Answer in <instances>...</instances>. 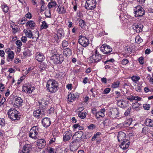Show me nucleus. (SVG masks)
Masks as SVG:
<instances>
[{"mask_svg": "<svg viewBox=\"0 0 153 153\" xmlns=\"http://www.w3.org/2000/svg\"><path fill=\"white\" fill-rule=\"evenodd\" d=\"M46 87L49 92L55 93L58 90V84L54 79L49 80L47 82Z\"/></svg>", "mask_w": 153, "mask_h": 153, "instance_id": "1", "label": "nucleus"}, {"mask_svg": "<svg viewBox=\"0 0 153 153\" xmlns=\"http://www.w3.org/2000/svg\"><path fill=\"white\" fill-rule=\"evenodd\" d=\"M7 115L9 118L12 120H19L20 118L19 112L15 108H10L8 111Z\"/></svg>", "mask_w": 153, "mask_h": 153, "instance_id": "2", "label": "nucleus"}, {"mask_svg": "<svg viewBox=\"0 0 153 153\" xmlns=\"http://www.w3.org/2000/svg\"><path fill=\"white\" fill-rule=\"evenodd\" d=\"M103 56L97 50L95 49L93 51L92 56L90 57V62L91 63H97L101 60Z\"/></svg>", "mask_w": 153, "mask_h": 153, "instance_id": "3", "label": "nucleus"}, {"mask_svg": "<svg viewBox=\"0 0 153 153\" xmlns=\"http://www.w3.org/2000/svg\"><path fill=\"white\" fill-rule=\"evenodd\" d=\"M119 112L118 109L115 108H110L108 110L107 112V115L112 119H115L120 117Z\"/></svg>", "mask_w": 153, "mask_h": 153, "instance_id": "4", "label": "nucleus"}, {"mask_svg": "<svg viewBox=\"0 0 153 153\" xmlns=\"http://www.w3.org/2000/svg\"><path fill=\"white\" fill-rule=\"evenodd\" d=\"M40 128L37 126H33L30 129L29 133L30 137L34 139H37V135L39 132Z\"/></svg>", "mask_w": 153, "mask_h": 153, "instance_id": "5", "label": "nucleus"}, {"mask_svg": "<svg viewBox=\"0 0 153 153\" xmlns=\"http://www.w3.org/2000/svg\"><path fill=\"white\" fill-rule=\"evenodd\" d=\"M64 58L62 54H55L51 58V60L54 63L61 64L64 60Z\"/></svg>", "mask_w": 153, "mask_h": 153, "instance_id": "6", "label": "nucleus"}, {"mask_svg": "<svg viewBox=\"0 0 153 153\" xmlns=\"http://www.w3.org/2000/svg\"><path fill=\"white\" fill-rule=\"evenodd\" d=\"M46 110L44 107H39V108L34 111L33 114L34 116L37 119L42 118L45 114Z\"/></svg>", "mask_w": 153, "mask_h": 153, "instance_id": "7", "label": "nucleus"}, {"mask_svg": "<svg viewBox=\"0 0 153 153\" xmlns=\"http://www.w3.org/2000/svg\"><path fill=\"white\" fill-rule=\"evenodd\" d=\"M134 15L136 17H141L145 14L144 9L140 6L138 5L134 9Z\"/></svg>", "mask_w": 153, "mask_h": 153, "instance_id": "8", "label": "nucleus"}, {"mask_svg": "<svg viewBox=\"0 0 153 153\" xmlns=\"http://www.w3.org/2000/svg\"><path fill=\"white\" fill-rule=\"evenodd\" d=\"M97 4L96 0H87L85 7L87 9L93 10L95 8Z\"/></svg>", "mask_w": 153, "mask_h": 153, "instance_id": "9", "label": "nucleus"}, {"mask_svg": "<svg viewBox=\"0 0 153 153\" xmlns=\"http://www.w3.org/2000/svg\"><path fill=\"white\" fill-rule=\"evenodd\" d=\"M79 43L82 46L85 47L87 46L89 43L88 39L84 36H79Z\"/></svg>", "mask_w": 153, "mask_h": 153, "instance_id": "10", "label": "nucleus"}, {"mask_svg": "<svg viewBox=\"0 0 153 153\" xmlns=\"http://www.w3.org/2000/svg\"><path fill=\"white\" fill-rule=\"evenodd\" d=\"M100 49L101 51L105 54L110 53L112 51V48L108 45H102Z\"/></svg>", "mask_w": 153, "mask_h": 153, "instance_id": "11", "label": "nucleus"}, {"mask_svg": "<svg viewBox=\"0 0 153 153\" xmlns=\"http://www.w3.org/2000/svg\"><path fill=\"white\" fill-rule=\"evenodd\" d=\"M72 135V132L71 131H66L63 135V140L66 142L69 140Z\"/></svg>", "mask_w": 153, "mask_h": 153, "instance_id": "12", "label": "nucleus"}, {"mask_svg": "<svg viewBox=\"0 0 153 153\" xmlns=\"http://www.w3.org/2000/svg\"><path fill=\"white\" fill-rule=\"evenodd\" d=\"M79 97V94L78 93H76L74 94L70 93L68 96V101L70 102H72L77 99Z\"/></svg>", "mask_w": 153, "mask_h": 153, "instance_id": "13", "label": "nucleus"}, {"mask_svg": "<svg viewBox=\"0 0 153 153\" xmlns=\"http://www.w3.org/2000/svg\"><path fill=\"white\" fill-rule=\"evenodd\" d=\"M42 123L44 127L47 128L51 124V121L49 118L45 117L42 119Z\"/></svg>", "mask_w": 153, "mask_h": 153, "instance_id": "14", "label": "nucleus"}, {"mask_svg": "<svg viewBox=\"0 0 153 153\" xmlns=\"http://www.w3.org/2000/svg\"><path fill=\"white\" fill-rule=\"evenodd\" d=\"M6 52L8 53L7 57V60L9 62L10 61L9 59H10L11 61H12L14 56V53L13 52L11 51L10 48L7 49Z\"/></svg>", "mask_w": 153, "mask_h": 153, "instance_id": "15", "label": "nucleus"}, {"mask_svg": "<svg viewBox=\"0 0 153 153\" xmlns=\"http://www.w3.org/2000/svg\"><path fill=\"white\" fill-rule=\"evenodd\" d=\"M132 28L134 30L136 31V32L139 33L142 31L143 26L142 25L140 24L137 25L136 24H134L132 26Z\"/></svg>", "mask_w": 153, "mask_h": 153, "instance_id": "16", "label": "nucleus"}, {"mask_svg": "<svg viewBox=\"0 0 153 153\" xmlns=\"http://www.w3.org/2000/svg\"><path fill=\"white\" fill-rule=\"evenodd\" d=\"M117 138L118 141L119 142L126 140V134L124 132L122 131H120L119 132Z\"/></svg>", "mask_w": 153, "mask_h": 153, "instance_id": "17", "label": "nucleus"}, {"mask_svg": "<svg viewBox=\"0 0 153 153\" xmlns=\"http://www.w3.org/2000/svg\"><path fill=\"white\" fill-rule=\"evenodd\" d=\"M37 146L39 149L44 148L46 144V141L43 139H39L37 141Z\"/></svg>", "mask_w": 153, "mask_h": 153, "instance_id": "18", "label": "nucleus"}, {"mask_svg": "<svg viewBox=\"0 0 153 153\" xmlns=\"http://www.w3.org/2000/svg\"><path fill=\"white\" fill-rule=\"evenodd\" d=\"M121 143L120 146V147L123 150H125L127 149L129 146V142L127 140H123Z\"/></svg>", "mask_w": 153, "mask_h": 153, "instance_id": "19", "label": "nucleus"}, {"mask_svg": "<svg viewBox=\"0 0 153 153\" xmlns=\"http://www.w3.org/2000/svg\"><path fill=\"white\" fill-rule=\"evenodd\" d=\"M117 104L119 107L123 108H125L128 105V102L125 100H119Z\"/></svg>", "mask_w": 153, "mask_h": 153, "instance_id": "20", "label": "nucleus"}, {"mask_svg": "<svg viewBox=\"0 0 153 153\" xmlns=\"http://www.w3.org/2000/svg\"><path fill=\"white\" fill-rule=\"evenodd\" d=\"M36 59L39 62H42L44 59L45 57L44 55L42 53H37L36 56Z\"/></svg>", "mask_w": 153, "mask_h": 153, "instance_id": "21", "label": "nucleus"}, {"mask_svg": "<svg viewBox=\"0 0 153 153\" xmlns=\"http://www.w3.org/2000/svg\"><path fill=\"white\" fill-rule=\"evenodd\" d=\"M35 23L33 21L29 20L26 24V26L30 29H33L34 27L36 26Z\"/></svg>", "mask_w": 153, "mask_h": 153, "instance_id": "22", "label": "nucleus"}, {"mask_svg": "<svg viewBox=\"0 0 153 153\" xmlns=\"http://www.w3.org/2000/svg\"><path fill=\"white\" fill-rule=\"evenodd\" d=\"M32 149L30 146L25 145L24 146L22 152L21 153H29Z\"/></svg>", "mask_w": 153, "mask_h": 153, "instance_id": "23", "label": "nucleus"}, {"mask_svg": "<svg viewBox=\"0 0 153 153\" xmlns=\"http://www.w3.org/2000/svg\"><path fill=\"white\" fill-rule=\"evenodd\" d=\"M140 104L137 102L133 103L132 104V109L134 111H138L140 109Z\"/></svg>", "mask_w": 153, "mask_h": 153, "instance_id": "24", "label": "nucleus"}, {"mask_svg": "<svg viewBox=\"0 0 153 153\" xmlns=\"http://www.w3.org/2000/svg\"><path fill=\"white\" fill-rule=\"evenodd\" d=\"M15 103L18 105V106H21L23 102V100L22 98L18 96H16L15 98Z\"/></svg>", "mask_w": 153, "mask_h": 153, "instance_id": "25", "label": "nucleus"}, {"mask_svg": "<svg viewBox=\"0 0 153 153\" xmlns=\"http://www.w3.org/2000/svg\"><path fill=\"white\" fill-rule=\"evenodd\" d=\"M144 123L146 126L149 127H153V120L147 118L145 120Z\"/></svg>", "mask_w": 153, "mask_h": 153, "instance_id": "26", "label": "nucleus"}, {"mask_svg": "<svg viewBox=\"0 0 153 153\" xmlns=\"http://www.w3.org/2000/svg\"><path fill=\"white\" fill-rule=\"evenodd\" d=\"M56 11L59 14H63L66 13V10L64 7L61 5V6H58Z\"/></svg>", "mask_w": 153, "mask_h": 153, "instance_id": "27", "label": "nucleus"}, {"mask_svg": "<svg viewBox=\"0 0 153 153\" xmlns=\"http://www.w3.org/2000/svg\"><path fill=\"white\" fill-rule=\"evenodd\" d=\"M63 54L65 56L68 57L71 55L72 51L71 49L69 48H66L64 49Z\"/></svg>", "mask_w": 153, "mask_h": 153, "instance_id": "28", "label": "nucleus"}, {"mask_svg": "<svg viewBox=\"0 0 153 153\" xmlns=\"http://www.w3.org/2000/svg\"><path fill=\"white\" fill-rule=\"evenodd\" d=\"M33 89L29 86H24L23 87V91L27 93H31L32 92Z\"/></svg>", "mask_w": 153, "mask_h": 153, "instance_id": "29", "label": "nucleus"}, {"mask_svg": "<svg viewBox=\"0 0 153 153\" xmlns=\"http://www.w3.org/2000/svg\"><path fill=\"white\" fill-rule=\"evenodd\" d=\"M40 105V107H42V105L44 106V105H46L49 103V99H46L45 100L44 99H42L39 102Z\"/></svg>", "mask_w": 153, "mask_h": 153, "instance_id": "30", "label": "nucleus"}, {"mask_svg": "<svg viewBox=\"0 0 153 153\" xmlns=\"http://www.w3.org/2000/svg\"><path fill=\"white\" fill-rule=\"evenodd\" d=\"M57 4L56 1L51 0V1L48 3V7L49 9L50 10L51 8L55 7Z\"/></svg>", "mask_w": 153, "mask_h": 153, "instance_id": "31", "label": "nucleus"}, {"mask_svg": "<svg viewBox=\"0 0 153 153\" xmlns=\"http://www.w3.org/2000/svg\"><path fill=\"white\" fill-rule=\"evenodd\" d=\"M83 133L82 131H78L76 132L74 135L75 136H77V137L78 138H81L82 139L84 138V135H83Z\"/></svg>", "mask_w": 153, "mask_h": 153, "instance_id": "32", "label": "nucleus"}, {"mask_svg": "<svg viewBox=\"0 0 153 153\" xmlns=\"http://www.w3.org/2000/svg\"><path fill=\"white\" fill-rule=\"evenodd\" d=\"M24 32L27 37L30 38H32V39H33V35L31 30L28 31L27 30H24Z\"/></svg>", "mask_w": 153, "mask_h": 153, "instance_id": "33", "label": "nucleus"}, {"mask_svg": "<svg viewBox=\"0 0 153 153\" xmlns=\"http://www.w3.org/2000/svg\"><path fill=\"white\" fill-rule=\"evenodd\" d=\"M87 115V113L85 111L82 112L80 111L79 112L78 114V117L81 119H84L86 117Z\"/></svg>", "mask_w": 153, "mask_h": 153, "instance_id": "34", "label": "nucleus"}, {"mask_svg": "<svg viewBox=\"0 0 153 153\" xmlns=\"http://www.w3.org/2000/svg\"><path fill=\"white\" fill-rule=\"evenodd\" d=\"M133 121L132 119L130 118L123 122L126 127H128L131 125Z\"/></svg>", "mask_w": 153, "mask_h": 153, "instance_id": "35", "label": "nucleus"}, {"mask_svg": "<svg viewBox=\"0 0 153 153\" xmlns=\"http://www.w3.org/2000/svg\"><path fill=\"white\" fill-rule=\"evenodd\" d=\"M120 84V82L117 81L114 82L111 84V87L113 88H117L119 87Z\"/></svg>", "mask_w": 153, "mask_h": 153, "instance_id": "36", "label": "nucleus"}, {"mask_svg": "<svg viewBox=\"0 0 153 153\" xmlns=\"http://www.w3.org/2000/svg\"><path fill=\"white\" fill-rule=\"evenodd\" d=\"M46 67L45 64L44 63H41L39 66L40 71L41 72L45 70L46 68Z\"/></svg>", "mask_w": 153, "mask_h": 153, "instance_id": "37", "label": "nucleus"}, {"mask_svg": "<svg viewBox=\"0 0 153 153\" xmlns=\"http://www.w3.org/2000/svg\"><path fill=\"white\" fill-rule=\"evenodd\" d=\"M104 116V113L102 111L98 112L95 114V116L97 119H98L101 117H103Z\"/></svg>", "mask_w": 153, "mask_h": 153, "instance_id": "38", "label": "nucleus"}, {"mask_svg": "<svg viewBox=\"0 0 153 153\" xmlns=\"http://www.w3.org/2000/svg\"><path fill=\"white\" fill-rule=\"evenodd\" d=\"M102 123L104 126H108L111 124V121L108 119H106L103 121Z\"/></svg>", "mask_w": 153, "mask_h": 153, "instance_id": "39", "label": "nucleus"}, {"mask_svg": "<svg viewBox=\"0 0 153 153\" xmlns=\"http://www.w3.org/2000/svg\"><path fill=\"white\" fill-rule=\"evenodd\" d=\"M57 34L59 36L60 38H61L62 36L64 34V32L63 30L62 29H59L57 31Z\"/></svg>", "mask_w": 153, "mask_h": 153, "instance_id": "40", "label": "nucleus"}, {"mask_svg": "<svg viewBox=\"0 0 153 153\" xmlns=\"http://www.w3.org/2000/svg\"><path fill=\"white\" fill-rule=\"evenodd\" d=\"M79 26L82 28H83L85 26V21L82 19H80L79 20Z\"/></svg>", "mask_w": 153, "mask_h": 153, "instance_id": "41", "label": "nucleus"}, {"mask_svg": "<svg viewBox=\"0 0 153 153\" xmlns=\"http://www.w3.org/2000/svg\"><path fill=\"white\" fill-rule=\"evenodd\" d=\"M140 79V77L138 76H133L131 77V79L135 83H137Z\"/></svg>", "mask_w": 153, "mask_h": 153, "instance_id": "42", "label": "nucleus"}, {"mask_svg": "<svg viewBox=\"0 0 153 153\" xmlns=\"http://www.w3.org/2000/svg\"><path fill=\"white\" fill-rule=\"evenodd\" d=\"M48 27V25L46 23L45 21L42 22V24L41 25V27L42 29H46Z\"/></svg>", "mask_w": 153, "mask_h": 153, "instance_id": "43", "label": "nucleus"}, {"mask_svg": "<svg viewBox=\"0 0 153 153\" xmlns=\"http://www.w3.org/2000/svg\"><path fill=\"white\" fill-rule=\"evenodd\" d=\"M41 2L42 4V6L41 7L40 11L42 12L45 10L46 8L45 5L44 1H41Z\"/></svg>", "mask_w": 153, "mask_h": 153, "instance_id": "44", "label": "nucleus"}, {"mask_svg": "<svg viewBox=\"0 0 153 153\" xmlns=\"http://www.w3.org/2000/svg\"><path fill=\"white\" fill-rule=\"evenodd\" d=\"M115 127L117 128H122L126 127L123 123H122L119 124H117L115 126Z\"/></svg>", "mask_w": 153, "mask_h": 153, "instance_id": "45", "label": "nucleus"}, {"mask_svg": "<svg viewBox=\"0 0 153 153\" xmlns=\"http://www.w3.org/2000/svg\"><path fill=\"white\" fill-rule=\"evenodd\" d=\"M27 20V19L26 18L23 17L22 19L19 20L18 23L21 25L24 24L25 23V21Z\"/></svg>", "mask_w": 153, "mask_h": 153, "instance_id": "46", "label": "nucleus"}, {"mask_svg": "<svg viewBox=\"0 0 153 153\" xmlns=\"http://www.w3.org/2000/svg\"><path fill=\"white\" fill-rule=\"evenodd\" d=\"M101 134V133L100 132H97L96 134H95L94 136L92 137L91 139V140L92 141H94L95 140L96 138H97Z\"/></svg>", "mask_w": 153, "mask_h": 153, "instance_id": "47", "label": "nucleus"}, {"mask_svg": "<svg viewBox=\"0 0 153 153\" xmlns=\"http://www.w3.org/2000/svg\"><path fill=\"white\" fill-rule=\"evenodd\" d=\"M45 16L48 18H51V12L50 10H47L45 12Z\"/></svg>", "mask_w": 153, "mask_h": 153, "instance_id": "48", "label": "nucleus"}, {"mask_svg": "<svg viewBox=\"0 0 153 153\" xmlns=\"http://www.w3.org/2000/svg\"><path fill=\"white\" fill-rule=\"evenodd\" d=\"M2 8L3 11L5 13H7L8 12L9 8L6 5H4L2 6Z\"/></svg>", "mask_w": 153, "mask_h": 153, "instance_id": "49", "label": "nucleus"}, {"mask_svg": "<svg viewBox=\"0 0 153 153\" xmlns=\"http://www.w3.org/2000/svg\"><path fill=\"white\" fill-rule=\"evenodd\" d=\"M131 111V107L128 108L126 112L124 113V115L125 116H128L129 115Z\"/></svg>", "mask_w": 153, "mask_h": 153, "instance_id": "50", "label": "nucleus"}, {"mask_svg": "<svg viewBox=\"0 0 153 153\" xmlns=\"http://www.w3.org/2000/svg\"><path fill=\"white\" fill-rule=\"evenodd\" d=\"M62 44L63 47H67L68 45V41L65 40H64L62 41Z\"/></svg>", "mask_w": 153, "mask_h": 153, "instance_id": "51", "label": "nucleus"}, {"mask_svg": "<svg viewBox=\"0 0 153 153\" xmlns=\"http://www.w3.org/2000/svg\"><path fill=\"white\" fill-rule=\"evenodd\" d=\"M143 107L145 110H148L149 109L150 105L149 104H144L143 105Z\"/></svg>", "mask_w": 153, "mask_h": 153, "instance_id": "52", "label": "nucleus"}, {"mask_svg": "<svg viewBox=\"0 0 153 153\" xmlns=\"http://www.w3.org/2000/svg\"><path fill=\"white\" fill-rule=\"evenodd\" d=\"M129 62V61L127 59H124L121 62V63L124 65H126Z\"/></svg>", "mask_w": 153, "mask_h": 153, "instance_id": "53", "label": "nucleus"}, {"mask_svg": "<svg viewBox=\"0 0 153 153\" xmlns=\"http://www.w3.org/2000/svg\"><path fill=\"white\" fill-rule=\"evenodd\" d=\"M5 124V120L4 119H0V125L1 126H4Z\"/></svg>", "mask_w": 153, "mask_h": 153, "instance_id": "54", "label": "nucleus"}, {"mask_svg": "<svg viewBox=\"0 0 153 153\" xmlns=\"http://www.w3.org/2000/svg\"><path fill=\"white\" fill-rule=\"evenodd\" d=\"M13 32L14 33H16L18 31V28L17 27H13V26H11Z\"/></svg>", "mask_w": 153, "mask_h": 153, "instance_id": "55", "label": "nucleus"}, {"mask_svg": "<svg viewBox=\"0 0 153 153\" xmlns=\"http://www.w3.org/2000/svg\"><path fill=\"white\" fill-rule=\"evenodd\" d=\"M16 45L19 47H20L22 45V43L21 41L19 40H17L16 42Z\"/></svg>", "mask_w": 153, "mask_h": 153, "instance_id": "56", "label": "nucleus"}, {"mask_svg": "<svg viewBox=\"0 0 153 153\" xmlns=\"http://www.w3.org/2000/svg\"><path fill=\"white\" fill-rule=\"evenodd\" d=\"M25 17H26V18H27L29 19H30L31 18L32 16L30 13L28 12L25 15Z\"/></svg>", "mask_w": 153, "mask_h": 153, "instance_id": "57", "label": "nucleus"}, {"mask_svg": "<svg viewBox=\"0 0 153 153\" xmlns=\"http://www.w3.org/2000/svg\"><path fill=\"white\" fill-rule=\"evenodd\" d=\"M95 127V126L94 124H91L88 126V129L90 130H93Z\"/></svg>", "mask_w": 153, "mask_h": 153, "instance_id": "58", "label": "nucleus"}, {"mask_svg": "<svg viewBox=\"0 0 153 153\" xmlns=\"http://www.w3.org/2000/svg\"><path fill=\"white\" fill-rule=\"evenodd\" d=\"M81 45L80 44L79 45H77V50H79V51L82 52L83 50V48L81 47Z\"/></svg>", "mask_w": 153, "mask_h": 153, "instance_id": "59", "label": "nucleus"}, {"mask_svg": "<svg viewBox=\"0 0 153 153\" xmlns=\"http://www.w3.org/2000/svg\"><path fill=\"white\" fill-rule=\"evenodd\" d=\"M147 78L149 80V82L152 84H153V78L151 77L150 75L149 74L148 75Z\"/></svg>", "mask_w": 153, "mask_h": 153, "instance_id": "60", "label": "nucleus"}, {"mask_svg": "<svg viewBox=\"0 0 153 153\" xmlns=\"http://www.w3.org/2000/svg\"><path fill=\"white\" fill-rule=\"evenodd\" d=\"M21 40L24 43H25L27 41V39L26 36H22L21 39Z\"/></svg>", "mask_w": 153, "mask_h": 153, "instance_id": "61", "label": "nucleus"}, {"mask_svg": "<svg viewBox=\"0 0 153 153\" xmlns=\"http://www.w3.org/2000/svg\"><path fill=\"white\" fill-rule=\"evenodd\" d=\"M135 89L138 92H140L142 89L141 87L140 86L137 85Z\"/></svg>", "mask_w": 153, "mask_h": 153, "instance_id": "62", "label": "nucleus"}, {"mask_svg": "<svg viewBox=\"0 0 153 153\" xmlns=\"http://www.w3.org/2000/svg\"><path fill=\"white\" fill-rule=\"evenodd\" d=\"M142 39L139 37H137L136 38L135 41L137 42H138L139 43L142 42Z\"/></svg>", "mask_w": 153, "mask_h": 153, "instance_id": "63", "label": "nucleus"}, {"mask_svg": "<svg viewBox=\"0 0 153 153\" xmlns=\"http://www.w3.org/2000/svg\"><path fill=\"white\" fill-rule=\"evenodd\" d=\"M111 89L109 88H106L104 90V94H107L110 91Z\"/></svg>", "mask_w": 153, "mask_h": 153, "instance_id": "64", "label": "nucleus"}]
</instances>
